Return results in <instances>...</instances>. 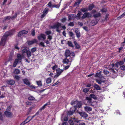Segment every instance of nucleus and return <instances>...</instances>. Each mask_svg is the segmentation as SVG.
Returning <instances> with one entry per match:
<instances>
[{"mask_svg": "<svg viewBox=\"0 0 125 125\" xmlns=\"http://www.w3.org/2000/svg\"><path fill=\"white\" fill-rule=\"evenodd\" d=\"M63 70H62L59 68L56 69V74L54 76V78H57L60 76L63 71Z\"/></svg>", "mask_w": 125, "mask_h": 125, "instance_id": "20e7f679", "label": "nucleus"}, {"mask_svg": "<svg viewBox=\"0 0 125 125\" xmlns=\"http://www.w3.org/2000/svg\"><path fill=\"white\" fill-rule=\"evenodd\" d=\"M94 7V5L93 4H90L89 5L88 10H91Z\"/></svg>", "mask_w": 125, "mask_h": 125, "instance_id": "7c9ffc66", "label": "nucleus"}, {"mask_svg": "<svg viewBox=\"0 0 125 125\" xmlns=\"http://www.w3.org/2000/svg\"><path fill=\"white\" fill-rule=\"evenodd\" d=\"M102 73L101 71L99 73H96L95 76H97L99 77H101V73Z\"/></svg>", "mask_w": 125, "mask_h": 125, "instance_id": "473e14b6", "label": "nucleus"}, {"mask_svg": "<svg viewBox=\"0 0 125 125\" xmlns=\"http://www.w3.org/2000/svg\"><path fill=\"white\" fill-rule=\"evenodd\" d=\"M83 120L76 121L74 122V123H77L79 125H86L83 122Z\"/></svg>", "mask_w": 125, "mask_h": 125, "instance_id": "ddd939ff", "label": "nucleus"}, {"mask_svg": "<svg viewBox=\"0 0 125 125\" xmlns=\"http://www.w3.org/2000/svg\"><path fill=\"white\" fill-rule=\"evenodd\" d=\"M37 38L39 41L43 40L46 39V36L43 34H41L38 36Z\"/></svg>", "mask_w": 125, "mask_h": 125, "instance_id": "39448f33", "label": "nucleus"}, {"mask_svg": "<svg viewBox=\"0 0 125 125\" xmlns=\"http://www.w3.org/2000/svg\"><path fill=\"white\" fill-rule=\"evenodd\" d=\"M69 35L70 36L72 37L73 35V33L72 32H69Z\"/></svg>", "mask_w": 125, "mask_h": 125, "instance_id": "69168bd1", "label": "nucleus"}, {"mask_svg": "<svg viewBox=\"0 0 125 125\" xmlns=\"http://www.w3.org/2000/svg\"><path fill=\"white\" fill-rule=\"evenodd\" d=\"M17 13H15L14 15L13 16H12L11 17V19L12 20H13L15 19L16 18L17 16Z\"/></svg>", "mask_w": 125, "mask_h": 125, "instance_id": "c03bdc74", "label": "nucleus"}, {"mask_svg": "<svg viewBox=\"0 0 125 125\" xmlns=\"http://www.w3.org/2000/svg\"><path fill=\"white\" fill-rule=\"evenodd\" d=\"M4 114L7 117L11 118L13 117V114L11 112L6 111L4 112Z\"/></svg>", "mask_w": 125, "mask_h": 125, "instance_id": "423d86ee", "label": "nucleus"}, {"mask_svg": "<svg viewBox=\"0 0 125 125\" xmlns=\"http://www.w3.org/2000/svg\"><path fill=\"white\" fill-rule=\"evenodd\" d=\"M30 117V116H29L25 120L24 122H25V123H26L28 122H30L31 120V119H29V117Z\"/></svg>", "mask_w": 125, "mask_h": 125, "instance_id": "3c124183", "label": "nucleus"}, {"mask_svg": "<svg viewBox=\"0 0 125 125\" xmlns=\"http://www.w3.org/2000/svg\"><path fill=\"white\" fill-rule=\"evenodd\" d=\"M86 99L88 100L87 102V103L89 105L93 106L94 105L93 104V102L91 101V99L90 97H86Z\"/></svg>", "mask_w": 125, "mask_h": 125, "instance_id": "9d476101", "label": "nucleus"}, {"mask_svg": "<svg viewBox=\"0 0 125 125\" xmlns=\"http://www.w3.org/2000/svg\"><path fill=\"white\" fill-rule=\"evenodd\" d=\"M35 99V98L33 96H31L29 97L28 98V99L30 100H33Z\"/></svg>", "mask_w": 125, "mask_h": 125, "instance_id": "37998d69", "label": "nucleus"}, {"mask_svg": "<svg viewBox=\"0 0 125 125\" xmlns=\"http://www.w3.org/2000/svg\"><path fill=\"white\" fill-rule=\"evenodd\" d=\"M75 32L76 33L77 37L79 38L80 37L79 30L78 28H76L75 30Z\"/></svg>", "mask_w": 125, "mask_h": 125, "instance_id": "dca6fc26", "label": "nucleus"}, {"mask_svg": "<svg viewBox=\"0 0 125 125\" xmlns=\"http://www.w3.org/2000/svg\"><path fill=\"white\" fill-rule=\"evenodd\" d=\"M74 43L75 45L76 48L77 49H78L80 48L79 45L76 42L74 41Z\"/></svg>", "mask_w": 125, "mask_h": 125, "instance_id": "a19ab883", "label": "nucleus"}, {"mask_svg": "<svg viewBox=\"0 0 125 125\" xmlns=\"http://www.w3.org/2000/svg\"><path fill=\"white\" fill-rule=\"evenodd\" d=\"M51 78H48L46 79V82L47 84H49L51 83Z\"/></svg>", "mask_w": 125, "mask_h": 125, "instance_id": "72a5a7b5", "label": "nucleus"}, {"mask_svg": "<svg viewBox=\"0 0 125 125\" xmlns=\"http://www.w3.org/2000/svg\"><path fill=\"white\" fill-rule=\"evenodd\" d=\"M23 34L22 33L21 31L19 32L18 34V36L19 37H20Z\"/></svg>", "mask_w": 125, "mask_h": 125, "instance_id": "680f3d73", "label": "nucleus"}, {"mask_svg": "<svg viewBox=\"0 0 125 125\" xmlns=\"http://www.w3.org/2000/svg\"><path fill=\"white\" fill-rule=\"evenodd\" d=\"M101 15V14L100 13L98 12L97 13L94 14L93 15V16L94 18H96L98 17H100Z\"/></svg>", "mask_w": 125, "mask_h": 125, "instance_id": "a878e982", "label": "nucleus"}, {"mask_svg": "<svg viewBox=\"0 0 125 125\" xmlns=\"http://www.w3.org/2000/svg\"><path fill=\"white\" fill-rule=\"evenodd\" d=\"M23 81L24 83L28 85H30L31 83L29 82L28 79L27 78H26L23 80Z\"/></svg>", "mask_w": 125, "mask_h": 125, "instance_id": "f3484780", "label": "nucleus"}, {"mask_svg": "<svg viewBox=\"0 0 125 125\" xmlns=\"http://www.w3.org/2000/svg\"><path fill=\"white\" fill-rule=\"evenodd\" d=\"M81 10L83 12L87 11L88 10V9L87 8H83L81 9Z\"/></svg>", "mask_w": 125, "mask_h": 125, "instance_id": "79ce46f5", "label": "nucleus"}, {"mask_svg": "<svg viewBox=\"0 0 125 125\" xmlns=\"http://www.w3.org/2000/svg\"><path fill=\"white\" fill-rule=\"evenodd\" d=\"M103 73H104V74H107L109 73V72L107 70H104L103 71Z\"/></svg>", "mask_w": 125, "mask_h": 125, "instance_id": "5fc2aeb1", "label": "nucleus"}, {"mask_svg": "<svg viewBox=\"0 0 125 125\" xmlns=\"http://www.w3.org/2000/svg\"><path fill=\"white\" fill-rule=\"evenodd\" d=\"M125 12L124 13L122 14L120 16H119V17H117V19L118 20H119V19H120L121 18H122L124 17L125 16Z\"/></svg>", "mask_w": 125, "mask_h": 125, "instance_id": "ea45409f", "label": "nucleus"}, {"mask_svg": "<svg viewBox=\"0 0 125 125\" xmlns=\"http://www.w3.org/2000/svg\"><path fill=\"white\" fill-rule=\"evenodd\" d=\"M50 104V102H48L46 103L43 106L41 107L40 109V110L42 111V110H44L46 106L49 105Z\"/></svg>", "mask_w": 125, "mask_h": 125, "instance_id": "2eb2a0df", "label": "nucleus"}, {"mask_svg": "<svg viewBox=\"0 0 125 125\" xmlns=\"http://www.w3.org/2000/svg\"><path fill=\"white\" fill-rule=\"evenodd\" d=\"M27 51L28 50L26 49H24L22 51V52L23 54H24V53H26Z\"/></svg>", "mask_w": 125, "mask_h": 125, "instance_id": "6e6d98bb", "label": "nucleus"}, {"mask_svg": "<svg viewBox=\"0 0 125 125\" xmlns=\"http://www.w3.org/2000/svg\"><path fill=\"white\" fill-rule=\"evenodd\" d=\"M4 116L2 114V112H0V121H3L4 120Z\"/></svg>", "mask_w": 125, "mask_h": 125, "instance_id": "b1692460", "label": "nucleus"}, {"mask_svg": "<svg viewBox=\"0 0 125 125\" xmlns=\"http://www.w3.org/2000/svg\"><path fill=\"white\" fill-rule=\"evenodd\" d=\"M48 9L47 8H46L43 11V13L45 14H46L48 12Z\"/></svg>", "mask_w": 125, "mask_h": 125, "instance_id": "f704fd0d", "label": "nucleus"}, {"mask_svg": "<svg viewBox=\"0 0 125 125\" xmlns=\"http://www.w3.org/2000/svg\"><path fill=\"white\" fill-rule=\"evenodd\" d=\"M37 41L36 39H34L32 40L29 41L28 42V43L29 45H31L33 44L34 43H36Z\"/></svg>", "mask_w": 125, "mask_h": 125, "instance_id": "4468645a", "label": "nucleus"}, {"mask_svg": "<svg viewBox=\"0 0 125 125\" xmlns=\"http://www.w3.org/2000/svg\"><path fill=\"white\" fill-rule=\"evenodd\" d=\"M36 82L39 86L41 87L42 85V83L41 81H37Z\"/></svg>", "mask_w": 125, "mask_h": 125, "instance_id": "c9c22d12", "label": "nucleus"}, {"mask_svg": "<svg viewBox=\"0 0 125 125\" xmlns=\"http://www.w3.org/2000/svg\"><path fill=\"white\" fill-rule=\"evenodd\" d=\"M15 32L14 30H11L6 32L1 38L0 42L1 45L4 46L6 44V41L7 37L13 34Z\"/></svg>", "mask_w": 125, "mask_h": 125, "instance_id": "f257e3e1", "label": "nucleus"}, {"mask_svg": "<svg viewBox=\"0 0 125 125\" xmlns=\"http://www.w3.org/2000/svg\"><path fill=\"white\" fill-rule=\"evenodd\" d=\"M77 105L75 106H74L76 107V108L78 107V108H79L81 107L82 105V104L81 102H78L77 101V103L76 104Z\"/></svg>", "mask_w": 125, "mask_h": 125, "instance_id": "aec40b11", "label": "nucleus"}, {"mask_svg": "<svg viewBox=\"0 0 125 125\" xmlns=\"http://www.w3.org/2000/svg\"><path fill=\"white\" fill-rule=\"evenodd\" d=\"M120 68L121 70L125 71V66L123 65L121 66L120 67Z\"/></svg>", "mask_w": 125, "mask_h": 125, "instance_id": "09e8293b", "label": "nucleus"}, {"mask_svg": "<svg viewBox=\"0 0 125 125\" xmlns=\"http://www.w3.org/2000/svg\"><path fill=\"white\" fill-rule=\"evenodd\" d=\"M71 54V53L69 50H67L65 51V55L66 58H68L69 57H71L70 56Z\"/></svg>", "mask_w": 125, "mask_h": 125, "instance_id": "f8f14e48", "label": "nucleus"}, {"mask_svg": "<svg viewBox=\"0 0 125 125\" xmlns=\"http://www.w3.org/2000/svg\"><path fill=\"white\" fill-rule=\"evenodd\" d=\"M22 34H27L28 33V31H27L26 30H22L21 31Z\"/></svg>", "mask_w": 125, "mask_h": 125, "instance_id": "4d7b16f0", "label": "nucleus"}, {"mask_svg": "<svg viewBox=\"0 0 125 125\" xmlns=\"http://www.w3.org/2000/svg\"><path fill=\"white\" fill-rule=\"evenodd\" d=\"M84 110L88 112L92 111V108L90 107L86 106L84 107Z\"/></svg>", "mask_w": 125, "mask_h": 125, "instance_id": "6ab92c4d", "label": "nucleus"}, {"mask_svg": "<svg viewBox=\"0 0 125 125\" xmlns=\"http://www.w3.org/2000/svg\"><path fill=\"white\" fill-rule=\"evenodd\" d=\"M26 54L27 55V57L28 58H29V57L31 56V52L29 50H28L26 52Z\"/></svg>", "mask_w": 125, "mask_h": 125, "instance_id": "c85d7f7f", "label": "nucleus"}, {"mask_svg": "<svg viewBox=\"0 0 125 125\" xmlns=\"http://www.w3.org/2000/svg\"><path fill=\"white\" fill-rule=\"evenodd\" d=\"M60 83V82L59 81V80H58L56 82V83L53 84L52 85V86H55V85H57L58 84Z\"/></svg>", "mask_w": 125, "mask_h": 125, "instance_id": "bf43d9fd", "label": "nucleus"}, {"mask_svg": "<svg viewBox=\"0 0 125 125\" xmlns=\"http://www.w3.org/2000/svg\"><path fill=\"white\" fill-rule=\"evenodd\" d=\"M7 83L10 85H13L15 83V81L13 80H10L7 81Z\"/></svg>", "mask_w": 125, "mask_h": 125, "instance_id": "5701e85b", "label": "nucleus"}, {"mask_svg": "<svg viewBox=\"0 0 125 125\" xmlns=\"http://www.w3.org/2000/svg\"><path fill=\"white\" fill-rule=\"evenodd\" d=\"M39 44L40 46H41L44 47H45V46L44 45V43L43 42H40Z\"/></svg>", "mask_w": 125, "mask_h": 125, "instance_id": "864d4df0", "label": "nucleus"}, {"mask_svg": "<svg viewBox=\"0 0 125 125\" xmlns=\"http://www.w3.org/2000/svg\"><path fill=\"white\" fill-rule=\"evenodd\" d=\"M86 14L87 17H91L92 16V14L89 12H86Z\"/></svg>", "mask_w": 125, "mask_h": 125, "instance_id": "13d9d810", "label": "nucleus"}, {"mask_svg": "<svg viewBox=\"0 0 125 125\" xmlns=\"http://www.w3.org/2000/svg\"><path fill=\"white\" fill-rule=\"evenodd\" d=\"M76 17V16L74 14H70L69 16V20H70L71 19H73Z\"/></svg>", "mask_w": 125, "mask_h": 125, "instance_id": "a211bd4d", "label": "nucleus"}, {"mask_svg": "<svg viewBox=\"0 0 125 125\" xmlns=\"http://www.w3.org/2000/svg\"><path fill=\"white\" fill-rule=\"evenodd\" d=\"M67 43L69 46L73 47V45L71 42L68 41L67 42Z\"/></svg>", "mask_w": 125, "mask_h": 125, "instance_id": "2f4dec72", "label": "nucleus"}, {"mask_svg": "<svg viewBox=\"0 0 125 125\" xmlns=\"http://www.w3.org/2000/svg\"><path fill=\"white\" fill-rule=\"evenodd\" d=\"M68 25L70 26H73L74 25V23L73 22H71L68 24Z\"/></svg>", "mask_w": 125, "mask_h": 125, "instance_id": "8fccbe9b", "label": "nucleus"}, {"mask_svg": "<svg viewBox=\"0 0 125 125\" xmlns=\"http://www.w3.org/2000/svg\"><path fill=\"white\" fill-rule=\"evenodd\" d=\"M78 113L81 117L84 118H86L88 116V115L84 112H81Z\"/></svg>", "mask_w": 125, "mask_h": 125, "instance_id": "1a4fd4ad", "label": "nucleus"}, {"mask_svg": "<svg viewBox=\"0 0 125 125\" xmlns=\"http://www.w3.org/2000/svg\"><path fill=\"white\" fill-rule=\"evenodd\" d=\"M94 87L97 90H101L100 87L96 84H95L94 85Z\"/></svg>", "mask_w": 125, "mask_h": 125, "instance_id": "393cba45", "label": "nucleus"}, {"mask_svg": "<svg viewBox=\"0 0 125 125\" xmlns=\"http://www.w3.org/2000/svg\"><path fill=\"white\" fill-rule=\"evenodd\" d=\"M61 27V24L60 23H58L57 24L54 25L53 26H51V27L52 29H59Z\"/></svg>", "mask_w": 125, "mask_h": 125, "instance_id": "0eeeda50", "label": "nucleus"}, {"mask_svg": "<svg viewBox=\"0 0 125 125\" xmlns=\"http://www.w3.org/2000/svg\"><path fill=\"white\" fill-rule=\"evenodd\" d=\"M99 20V19H95L92 21L90 23V25L91 26H93L95 25L98 22Z\"/></svg>", "mask_w": 125, "mask_h": 125, "instance_id": "6e6552de", "label": "nucleus"}, {"mask_svg": "<svg viewBox=\"0 0 125 125\" xmlns=\"http://www.w3.org/2000/svg\"><path fill=\"white\" fill-rule=\"evenodd\" d=\"M19 62L18 59H16L13 64V66L14 67H15L17 65L18 63Z\"/></svg>", "mask_w": 125, "mask_h": 125, "instance_id": "bb28decb", "label": "nucleus"}, {"mask_svg": "<svg viewBox=\"0 0 125 125\" xmlns=\"http://www.w3.org/2000/svg\"><path fill=\"white\" fill-rule=\"evenodd\" d=\"M5 21H6L7 20H10V19H11V17L10 16H7L5 18Z\"/></svg>", "mask_w": 125, "mask_h": 125, "instance_id": "de8ad7c7", "label": "nucleus"}, {"mask_svg": "<svg viewBox=\"0 0 125 125\" xmlns=\"http://www.w3.org/2000/svg\"><path fill=\"white\" fill-rule=\"evenodd\" d=\"M89 89L87 88H85L83 90V91L85 93H87L89 90Z\"/></svg>", "mask_w": 125, "mask_h": 125, "instance_id": "603ef678", "label": "nucleus"}, {"mask_svg": "<svg viewBox=\"0 0 125 125\" xmlns=\"http://www.w3.org/2000/svg\"><path fill=\"white\" fill-rule=\"evenodd\" d=\"M72 60V58L71 57H70L69 59L66 57V58L63 60V62L64 63H67L68 64L71 65Z\"/></svg>", "mask_w": 125, "mask_h": 125, "instance_id": "f03ea898", "label": "nucleus"}, {"mask_svg": "<svg viewBox=\"0 0 125 125\" xmlns=\"http://www.w3.org/2000/svg\"><path fill=\"white\" fill-rule=\"evenodd\" d=\"M87 17L86 12L85 13L83 16L82 17V18L83 19H84Z\"/></svg>", "mask_w": 125, "mask_h": 125, "instance_id": "a18cd8bd", "label": "nucleus"}, {"mask_svg": "<svg viewBox=\"0 0 125 125\" xmlns=\"http://www.w3.org/2000/svg\"><path fill=\"white\" fill-rule=\"evenodd\" d=\"M76 110V106H74L73 107L71 108V111H69L68 112V114L70 115H72L73 114V113Z\"/></svg>", "mask_w": 125, "mask_h": 125, "instance_id": "9b49d317", "label": "nucleus"}, {"mask_svg": "<svg viewBox=\"0 0 125 125\" xmlns=\"http://www.w3.org/2000/svg\"><path fill=\"white\" fill-rule=\"evenodd\" d=\"M60 6V4H59L57 5H53L52 8L55 7L57 8H59Z\"/></svg>", "mask_w": 125, "mask_h": 125, "instance_id": "58836bf2", "label": "nucleus"}, {"mask_svg": "<svg viewBox=\"0 0 125 125\" xmlns=\"http://www.w3.org/2000/svg\"><path fill=\"white\" fill-rule=\"evenodd\" d=\"M111 65H110L109 66L107 67L108 68H109V67H111V68H111V69H110L113 72V73H115V71L114 70V68H115V70H117V67L116 68V67L113 68L112 67V66H111Z\"/></svg>", "mask_w": 125, "mask_h": 125, "instance_id": "4be33fe9", "label": "nucleus"}, {"mask_svg": "<svg viewBox=\"0 0 125 125\" xmlns=\"http://www.w3.org/2000/svg\"><path fill=\"white\" fill-rule=\"evenodd\" d=\"M68 65L65 66L64 68V70H66L71 65L68 64Z\"/></svg>", "mask_w": 125, "mask_h": 125, "instance_id": "0e129e2a", "label": "nucleus"}, {"mask_svg": "<svg viewBox=\"0 0 125 125\" xmlns=\"http://www.w3.org/2000/svg\"><path fill=\"white\" fill-rule=\"evenodd\" d=\"M69 122L71 125H74V123H73V121L72 120H69Z\"/></svg>", "mask_w": 125, "mask_h": 125, "instance_id": "e2e57ef3", "label": "nucleus"}, {"mask_svg": "<svg viewBox=\"0 0 125 125\" xmlns=\"http://www.w3.org/2000/svg\"><path fill=\"white\" fill-rule=\"evenodd\" d=\"M17 59L18 60V61H20L22 59V56L21 55L19 54H17Z\"/></svg>", "mask_w": 125, "mask_h": 125, "instance_id": "cd10ccee", "label": "nucleus"}, {"mask_svg": "<svg viewBox=\"0 0 125 125\" xmlns=\"http://www.w3.org/2000/svg\"><path fill=\"white\" fill-rule=\"evenodd\" d=\"M82 13L80 11H79L78 13L77 14L76 17L77 19L78 20L80 19V16L82 15Z\"/></svg>", "mask_w": 125, "mask_h": 125, "instance_id": "412c9836", "label": "nucleus"}, {"mask_svg": "<svg viewBox=\"0 0 125 125\" xmlns=\"http://www.w3.org/2000/svg\"><path fill=\"white\" fill-rule=\"evenodd\" d=\"M36 48L35 47H34L32 48L31 50V51L32 52H35L36 51Z\"/></svg>", "mask_w": 125, "mask_h": 125, "instance_id": "052dcab7", "label": "nucleus"}, {"mask_svg": "<svg viewBox=\"0 0 125 125\" xmlns=\"http://www.w3.org/2000/svg\"><path fill=\"white\" fill-rule=\"evenodd\" d=\"M96 82L99 84H101L102 82H104V81H102L101 80L96 79Z\"/></svg>", "mask_w": 125, "mask_h": 125, "instance_id": "e433bc0d", "label": "nucleus"}, {"mask_svg": "<svg viewBox=\"0 0 125 125\" xmlns=\"http://www.w3.org/2000/svg\"><path fill=\"white\" fill-rule=\"evenodd\" d=\"M57 68V66L56 65H55L52 67V69L53 70H54L57 69H56Z\"/></svg>", "mask_w": 125, "mask_h": 125, "instance_id": "774afa93", "label": "nucleus"}, {"mask_svg": "<svg viewBox=\"0 0 125 125\" xmlns=\"http://www.w3.org/2000/svg\"><path fill=\"white\" fill-rule=\"evenodd\" d=\"M20 72V71L19 69H15L14 71V73L16 74H18Z\"/></svg>", "mask_w": 125, "mask_h": 125, "instance_id": "4c0bfd02", "label": "nucleus"}, {"mask_svg": "<svg viewBox=\"0 0 125 125\" xmlns=\"http://www.w3.org/2000/svg\"><path fill=\"white\" fill-rule=\"evenodd\" d=\"M124 64V62L123 61H120L117 62L115 64H112L111 66L113 68L118 67L119 65H121Z\"/></svg>", "mask_w": 125, "mask_h": 125, "instance_id": "7ed1b4c3", "label": "nucleus"}, {"mask_svg": "<svg viewBox=\"0 0 125 125\" xmlns=\"http://www.w3.org/2000/svg\"><path fill=\"white\" fill-rule=\"evenodd\" d=\"M77 103V101L76 100L75 101H73L71 102V104L72 105H73L74 104H76Z\"/></svg>", "mask_w": 125, "mask_h": 125, "instance_id": "49530a36", "label": "nucleus"}, {"mask_svg": "<svg viewBox=\"0 0 125 125\" xmlns=\"http://www.w3.org/2000/svg\"><path fill=\"white\" fill-rule=\"evenodd\" d=\"M88 97H90V98H91H91H93L94 99H96V96L93 94H90L89 96Z\"/></svg>", "mask_w": 125, "mask_h": 125, "instance_id": "c756f323", "label": "nucleus"}, {"mask_svg": "<svg viewBox=\"0 0 125 125\" xmlns=\"http://www.w3.org/2000/svg\"><path fill=\"white\" fill-rule=\"evenodd\" d=\"M45 33L47 35H49V34L51 33V31H47L45 32Z\"/></svg>", "mask_w": 125, "mask_h": 125, "instance_id": "338daca9", "label": "nucleus"}]
</instances>
